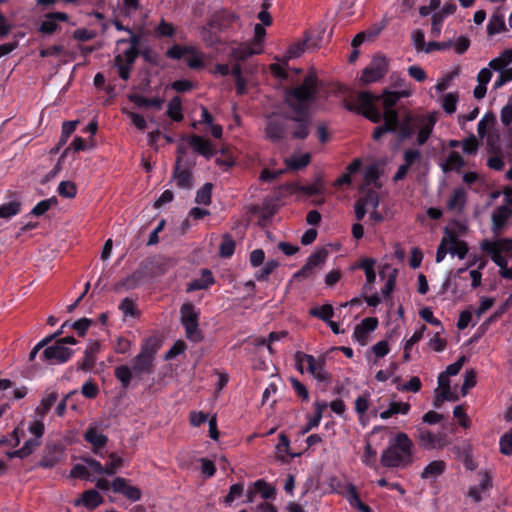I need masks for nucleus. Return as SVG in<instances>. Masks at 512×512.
<instances>
[{
	"label": "nucleus",
	"instance_id": "nucleus-1",
	"mask_svg": "<svg viewBox=\"0 0 512 512\" xmlns=\"http://www.w3.org/2000/svg\"><path fill=\"white\" fill-rule=\"evenodd\" d=\"M312 116L310 112H272L265 119V138L272 143L284 139L305 140L311 131Z\"/></svg>",
	"mask_w": 512,
	"mask_h": 512
},
{
	"label": "nucleus",
	"instance_id": "nucleus-2",
	"mask_svg": "<svg viewBox=\"0 0 512 512\" xmlns=\"http://www.w3.org/2000/svg\"><path fill=\"white\" fill-rule=\"evenodd\" d=\"M318 93V78L314 73L305 76L302 84L286 88L283 102L292 112H310V105L316 100Z\"/></svg>",
	"mask_w": 512,
	"mask_h": 512
},
{
	"label": "nucleus",
	"instance_id": "nucleus-3",
	"mask_svg": "<svg viewBox=\"0 0 512 512\" xmlns=\"http://www.w3.org/2000/svg\"><path fill=\"white\" fill-rule=\"evenodd\" d=\"M413 442L406 433L396 434L389 446L383 451L380 462L387 468H397L412 464Z\"/></svg>",
	"mask_w": 512,
	"mask_h": 512
},
{
	"label": "nucleus",
	"instance_id": "nucleus-4",
	"mask_svg": "<svg viewBox=\"0 0 512 512\" xmlns=\"http://www.w3.org/2000/svg\"><path fill=\"white\" fill-rule=\"evenodd\" d=\"M155 359L143 353L137 354L132 360V366L120 365L114 369V376L120 382L121 388L127 390L132 379L141 380L144 375L154 372Z\"/></svg>",
	"mask_w": 512,
	"mask_h": 512
},
{
	"label": "nucleus",
	"instance_id": "nucleus-5",
	"mask_svg": "<svg viewBox=\"0 0 512 512\" xmlns=\"http://www.w3.org/2000/svg\"><path fill=\"white\" fill-rule=\"evenodd\" d=\"M378 98L379 97H376V95L369 91L359 93L358 102L365 108L364 111H362V115L373 123H379L383 120L384 123L392 125L396 132L398 122L401 120L398 111L394 108H384V112L381 113L375 105Z\"/></svg>",
	"mask_w": 512,
	"mask_h": 512
},
{
	"label": "nucleus",
	"instance_id": "nucleus-6",
	"mask_svg": "<svg viewBox=\"0 0 512 512\" xmlns=\"http://www.w3.org/2000/svg\"><path fill=\"white\" fill-rule=\"evenodd\" d=\"M180 321L185 328L186 338L193 342H200L203 339L202 331L199 329V312L191 302L184 303L180 308Z\"/></svg>",
	"mask_w": 512,
	"mask_h": 512
},
{
	"label": "nucleus",
	"instance_id": "nucleus-7",
	"mask_svg": "<svg viewBox=\"0 0 512 512\" xmlns=\"http://www.w3.org/2000/svg\"><path fill=\"white\" fill-rule=\"evenodd\" d=\"M388 72V60L383 55H376L370 64L365 67L360 77L362 85H368L382 79Z\"/></svg>",
	"mask_w": 512,
	"mask_h": 512
},
{
	"label": "nucleus",
	"instance_id": "nucleus-8",
	"mask_svg": "<svg viewBox=\"0 0 512 512\" xmlns=\"http://www.w3.org/2000/svg\"><path fill=\"white\" fill-rule=\"evenodd\" d=\"M151 263L152 262L149 260L142 261L139 264L138 268L131 275L127 276L125 279L115 284L114 290L118 292L122 288L126 290H131L138 287L146 279Z\"/></svg>",
	"mask_w": 512,
	"mask_h": 512
},
{
	"label": "nucleus",
	"instance_id": "nucleus-9",
	"mask_svg": "<svg viewBox=\"0 0 512 512\" xmlns=\"http://www.w3.org/2000/svg\"><path fill=\"white\" fill-rule=\"evenodd\" d=\"M328 250L324 247L316 249L307 259L306 264L297 271L294 275V279H306L311 276L312 270L323 264L328 257Z\"/></svg>",
	"mask_w": 512,
	"mask_h": 512
},
{
	"label": "nucleus",
	"instance_id": "nucleus-10",
	"mask_svg": "<svg viewBox=\"0 0 512 512\" xmlns=\"http://www.w3.org/2000/svg\"><path fill=\"white\" fill-rule=\"evenodd\" d=\"M73 353L74 351L72 349L59 345L55 342V344L44 349L41 358L50 364H62L66 363L71 358Z\"/></svg>",
	"mask_w": 512,
	"mask_h": 512
},
{
	"label": "nucleus",
	"instance_id": "nucleus-11",
	"mask_svg": "<svg viewBox=\"0 0 512 512\" xmlns=\"http://www.w3.org/2000/svg\"><path fill=\"white\" fill-rule=\"evenodd\" d=\"M195 166V161L186 160L183 165H174L172 178L176 185L181 189L190 190L193 187V176L191 169Z\"/></svg>",
	"mask_w": 512,
	"mask_h": 512
},
{
	"label": "nucleus",
	"instance_id": "nucleus-12",
	"mask_svg": "<svg viewBox=\"0 0 512 512\" xmlns=\"http://www.w3.org/2000/svg\"><path fill=\"white\" fill-rule=\"evenodd\" d=\"M111 489L115 493L122 494L128 500L136 502L141 499V490L129 484V480L123 477H116L111 483Z\"/></svg>",
	"mask_w": 512,
	"mask_h": 512
},
{
	"label": "nucleus",
	"instance_id": "nucleus-13",
	"mask_svg": "<svg viewBox=\"0 0 512 512\" xmlns=\"http://www.w3.org/2000/svg\"><path fill=\"white\" fill-rule=\"evenodd\" d=\"M419 124V117L414 116L410 112H407L404 117L398 122V126L396 129V135L399 142H403L407 139H410L414 133L415 129Z\"/></svg>",
	"mask_w": 512,
	"mask_h": 512
},
{
	"label": "nucleus",
	"instance_id": "nucleus-14",
	"mask_svg": "<svg viewBox=\"0 0 512 512\" xmlns=\"http://www.w3.org/2000/svg\"><path fill=\"white\" fill-rule=\"evenodd\" d=\"M238 17L225 9L215 11L209 18L207 24L219 33L225 31Z\"/></svg>",
	"mask_w": 512,
	"mask_h": 512
},
{
	"label": "nucleus",
	"instance_id": "nucleus-15",
	"mask_svg": "<svg viewBox=\"0 0 512 512\" xmlns=\"http://www.w3.org/2000/svg\"><path fill=\"white\" fill-rule=\"evenodd\" d=\"M378 326V319L375 317L364 318L360 324L356 325L353 333L355 340L362 346L367 344L368 335Z\"/></svg>",
	"mask_w": 512,
	"mask_h": 512
},
{
	"label": "nucleus",
	"instance_id": "nucleus-16",
	"mask_svg": "<svg viewBox=\"0 0 512 512\" xmlns=\"http://www.w3.org/2000/svg\"><path fill=\"white\" fill-rule=\"evenodd\" d=\"M84 440L91 444L92 451L99 454V449L104 448L108 443V437L96 429V427L89 426L85 431Z\"/></svg>",
	"mask_w": 512,
	"mask_h": 512
},
{
	"label": "nucleus",
	"instance_id": "nucleus-17",
	"mask_svg": "<svg viewBox=\"0 0 512 512\" xmlns=\"http://www.w3.org/2000/svg\"><path fill=\"white\" fill-rule=\"evenodd\" d=\"M445 233L448 237V242L450 244L449 252L453 256H458L459 259H464L468 253V245L465 241L459 240L457 235L450 231L448 228H445Z\"/></svg>",
	"mask_w": 512,
	"mask_h": 512
},
{
	"label": "nucleus",
	"instance_id": "nucleus-18",
	"mask_svg": "<svg viewBox=\"0 0 512 512\" xmlns=\"http://www.w3.org/2000/svg\"><path fill=\"white\" fill-rule=\"evenodd\" d=\"M188 143L196 153L204 156L207 159H210L214 155L211 143L207 140H204L199 135H191L188 138Z\"/></svg>",
	"mask_w": 512,
	"mask_h": 512
},
{
	"label": "nucleus",
	"instance_id": "nucleus-19",
	"mask_svg": "<svg viewBox=\"0 0 512 512\" xmlns=\"http://www.w3.org/2000/svg\"><path fill=\"white\" fill-rule=\"evenodd\" d=\"M411 95V91L409 89H404L401 91H390L388 89L383 90L382 94L378 96L377 100L382 99L383 108H394L397 102L401 98H406Z\"/></svg>",
	"mask_w": 512,
	"mask_h": 512
},
{
	"label": "nucleus",
	"instance_id": "nucleus-20",
	"mask_svg": "<svg viewBox=\"0 0 512 512\" xmlns=\"http://www.w3.org/2000/svg\"><path fill=\"white\" fill-rule=\"evenodd\" d=\"M103 503V497L94 489L86 490L82 493L81 498L75 500V505H83L88 509H95Z\"/></svg>",
	"mask_w": 512,
	"mask_h": 512
},
{
	"label": "nucleus",
	"instance_id": "nucleus-21",
	"mask_svg": "<svg viewBox=\"0 0 512 512\" xmlns=\"http://www.w3.org/2000/svg\"><path fill=\"white\" fill-rule=\"evenodd\" d=\"M345 488L346 492H344V497L353 508L361 512H372V509L367 504L363 503L359 498L356 486L354 484H348L345 486Z\"/></svg>",
	"mask_w": 512,
	"mask_h": 512
},
{
	"label": "nucleus",
	"instance_id": "nucleus-22",
	"mask_svg": "<svg viewBox=\"0 0 512 512\" xmlns=\"http://www.w3.org/2000/svg\"><path fill=\"white\" fill-rule=\"evenodd\" d=\"M512 215L511 209H509L505 205H501L497 207V209L492 213V230L494 233H498L500 229H502L507 220Z\"/></svg>",
	"mask_w": 512,
	"mask_h": 512
},
{
	"label": "nucleus",
	"instance_id": "nucleus-23",
	"mask_svg": "<svg viewBox=\"0 0 512 512\" xmlns=\"http://www.w3.org/2000/svg\"><path fill=\"white\" fill-rule=\"evenodd\" d=\"M481 249L490 255L491 260L501 269L507 266V260L501 255V252L493 242L485 239L481 243Z\"/></svg>",
	"mask_w": 512,
	"mask_h": 512
},
{
	"label": "nucleus",
	"instance_id": "nucleus-24",
	"mask_svg": "<svg viewBox=\"0 0 512 512\" xmlns=\"http://www.w3.org/2000/svg\"><path fill=\"white\" fill-rule=\"evenodd\" d=\"M418 125H420V129L417 135V144L421 146L429 139L435 125V119L433 116H429L427 119L419 117Z\"/></svg>",
	"mask_w": 512,
	"mask_h": 512
},
{
	"label": "nucleus",
	"instance_id": "nucleus-25",
	"mask_svg": "<svg viewBox=\"0 0 512 512\" xmlns=\"http://www.w3.org/2000/svg\"><path fill=\"white\" fill-rule=\"evenodd\" d=\"M417 438L420 446L426 450H432L437 447L440 442V436H437L427 429L419 427L417 429Z\"/></svg>",
	"mask_w": 512,
	"mask_h": 512
},
{
	"label": "nucleus",
	"instance_id": "nucleus-26",
	"mask_svg": "<svg viewBox=\"0 0 512 512\" xmlns=\"http://www.w3.org/2000/svg\"><path fill=\"white\" fill-rule=\"evenodd\" d=\"M446 470V463L443 460L430 462L422 471L421 478L424 480L436 479Z\"/></svg>",
	"mask_w": 512,
	"mask_h": 512
},
{
	"label": "nucleus",
	"instance_id": "nucleus-27",
	"mask_svg": "<svg viewBox=\"0 0 512 512\" xmlns=\"http://www.w3.org/2000/svg\"><path fill=\"white\" fill-rule=\"evenodd\" d=\"M327 408V403L322 402H315L314 404V415L311 417L308 421V423L305 425V427L302 429V434L308 433L311 429L317 427L322 419L323 411Z\"/></svg>",
	"mask_w": 512,
	"mask_h": 512
},
{
	"label": "nucleus",
	"instance_id": "nucleus-28",
	"mask_svg": "<svg viewBox=\"0 0 512 512\" xmlns=\"http://www.w3.org/2000/svg\"><path fill=\"white\" fill-rule=\"evenodd\" d=\"M466 203V191L464 188L459 187L454 189L451 197L447 202V207L449 210H462Z\"/></svg>",
	"mask_w": 512,
	"mask_h": 512
},
{
	"label": "nucleus",
	"instance_id": "nucleus-29",
	"mask_svg": "<svg viewBox=\"0 0 512 512\" xmlns=\"http://www.w3.org/2000/svg\"><path fill=\"white\" fill-rule=\"evenodd\" d=\"M311 162L310 153H304L300 156H292L290 158L285 159V165L289 170L297 171L306 166H308Z\"/></svg>",
	"mask_w": 512,
	"mask_h": 512
},
{
	"label": "nucleus",
	"instance_id": "nucleus-30",
	"mask_svg": "<svg viewBox=\"0 0 512 512\" xmlns=\"http://www.w3.org/2000/svg\"><path fill=\"white\" fill-rule=\"evenodd\" d=\"M201 38L208 47H216L221 44L219 32L208 26V24L201 29Z\"/></svg>",
	"mask_w": 512,
	"mask_h": 512
},
{
	"label": "nucleus",
	"instance_id": "nucleus-31",
	"mask_svg": "<svg viewBox=\"0 0 512 512\" xmlns=\"http://www.w3.org/2000/svg\"><path fill=\"white\" fill-rule=\"evenodd\" d=\"M59 395L56 391H51L47 393L41 400L40 405L36 408V414L40 417H44L51 407L55 404L57 401Z\"/></svg>",
	"mask_w": 512,
	"mask_h": 512
},
{
	"label": "nucleus",
	"instance_id": "nucleus-32",
	"mask_svg": "<svg viewBox=\"0 0 512 512\" xmlns=\"http://www.w3.org/2000/svg\"><path fill=\"white\" fill-rule=\"evenodd\" d=\"M506 30L507 27L504 21V16L500 13H494L491 16L489 23L487 25V33L489 35H495Z\"/></svg>",
	"mask_w": 512,
	"mask_h": 512
},
{
	"label": "nucleus",
	"instance_id": "nucleus-33",
	"mask_svg": "<svg viewBox=\"0 0 512 512\" xmlns=\"http://www.w3.org/2000/svg\"><path fill=\"white\" fill-rule=\"evenodd\" d=\"M410 404L406 402H391L389 408L380 413L382 419H388L395 414L406 415L410 411Z\"/></svg>",
	"mask_w": 512,
	"mask_h": 512
},
{
	"label": "nucleus",
	"instance_id": "nucleus-34",
	"mask_svg": "<svg viewBox=\"0 0 512 512\" xmlns=\"http://www.w3.org/2000/svg\"><path fill=\"white\" fill-rule=\"evenodd\" d=\"M386 269L390 270V274L388 275V278L386 280L385 286L382 289V295L384 297H389L390 294L392 293V291L394 290V287H395V284H396L397 275H398V270L397 269H392L389 265H385L383 267V269L379 272L381 277H384V271Z\"/></svg>",
	"mask_w": 512,
	"mask_h": 512
},
{
	"label": "nucleus",
	"instance_id": "nucleus-35",
	"mask_svg": "<svg viewBox=\"0 0 512 512\" xmlns=\"http://www.w3.org/2000/svg\"><path fill=\"white\" fill-rule=\"evenodd\" d=\"M161 345L162 341L159 337L150 336L144 341L140 352L145 355H150L155 359L158 350L161 348Z\"/></svg>",
	"mask_w": 512,
	"mask_h": 512
},
{
	"label": "nucleus",
	"instance_id": "nucleus-36",
	"mask_svg": "<svg viewBox=\"0 0 512 512\" xmlns=\"http://www.w3.org/2000/svg\"><path fill=\"white\" fill-rule=\"evenodd\" d=\"M465 164L463 157L456 151L450 152L446 162L442 165V170L448 172L451 170H460Z\"/></svg>",
	"mask_w": 512,
	"mask_h": 512
},
{
	"label": "nucleus",
	"instance_id": "nucleus-37",
	"mask_svg": "<svg viewBox=\"0 0 512 512\" xmlns=\"http://www.w3.org/2000/svg\"><path fill=\"white\" fill-rule=\"evenodd\" d=\"M311 40L308 36H304L302 40L297 41L290 45L288 51H287V57L288 59L298 58L300 57L306 50L308 49V42Z\"/></svg>",
	"mask_w": 512,
	"mask_h": 512
},
{
	"label": "nucleus",
	"instance_id": "nucleus-38",
	"mask_svg": "<svg viewBox=\"0 0 512 512\" xmlns=\"http://www.w3.org/2000/svg\"><path fill=\"white\" fill-rule=\"evenodd\" d=\"M167 115L173 121L180 122L183 120L182 102L180 97H173L168 103Z\"/></svg>",
	"mask_w": 512,
	"mask_h": 512
},
{
	"label": "nucleus",
	"instance_id": "nucleus-39",
	"mask_svg": "<svg viewBox=\"0 0 512 512\" xmlns=\"http://www.w3.org/2000/svg\"><path fill=\"white\" fill-rule=\"evenodd\" d=\"M491 485V478L485 474L478 485L470 487L468 495L478 503L482 500L481 492L491 487Z\"/></svg>",
	"mask_w": 512,
	"mask_h": 512
},
{
	"label": "nucleus",
	"instance_id": "nucleus-40",
	"mask_svg": "<svg viewBox=\"0 0 512 512\" xmlns=\"http://www.w3.org/2000/svg\"><path fill=\"white\" fill-rule=\"evenodd\" d=\"M235 241L232 236L228 233L222 236V241L219 246V255L222 258H229L234 254L235 251Z\"/></svg>",
	"mask_w": 512,
	"mask_h": 512
},
{
	"label": "nucleus",
	"instance_id": "nucleus-41",
	"mask_svg": "<svg viewBox=\"0 0 512 512\" xmlns=\"http://www.w3.org/2000/svg\"><path fill=\"white\" fill-rule=\"evenodd\" d=\"M213 184L205 183L197 192L195 202L201 205H209L211 203Z\"/></svg>",
	"mask_w": 512,
	"mask_h": 512
},
{
	"label": "nucleus",
	"instance_id": "nucleus-42",
	"mask_svg": "<svg viewBox=\"0 0 512 512\" xmlns=\"http://www.w3.org/2000/svg\"><path fill=\"white\" fill-rule=\"evenodd\" d=\"M310 315L321 319L324 322H329L333 317L334 310L332 305L324 304L321 307H314L309 311Z\"/></svg>",
	"mask_w": 512,
	"mask_h": 512
},
{
	"label": "nucleus",
	"instance_id": "nucleus-43",
	"mask_svg": "<svg viewBox=\"0 0 512 512\" xmlns=\"http://www.w3.org/2000/svg\"><path fill=\"white\" fill-rule=\"evenodd\" d=\"M253 487L257 491V493H261V497L264 500L274 498L275 496V488L269 485L265 480L259 479L253 483Z\"/></svg>",
	"mask_w": 512,
	"mask_h": 512
},
{
	"label": "nucleus",
	"instance_id": "nucleus-44",
	"mask_svg": "<svg viewBox=\"0 0 512 512\" xmlns=\"http://www.w3.org/2000/svg\"><path fill=\"white\" fill-rule=\"evenodd\" d=\"M374 264L375 260L372 258H364L362 259L361 263L359 264V267L364 270L366 275L367 284L374 283L376 279V273L374 270Z\"/></svg>",
	"mask_w": 512,
	"mask_h": 512
},
{
	"label": "nucleus",
	"instance_id": "nucleus-45",
	"mask_svg": "<svg viewBox=\"0 0 512 512\" xmlns=\"http://www.w3.org/2000/svg\"><path fill=\"white\" fill-rule=\"evenodd\" d=\"M21 210V203L11 201L0 206V218H10L17 215Z\"/></svg>",
	"mask_w": 512,
	"mask_h": 512
},
{
	"label": "nucleus",
	"instance_id": "nucleus-46",
	"mask_svg": "<svg viewBox=\"0 0 512 512\" xmlns=\"http://www.w3.org/2000/svg\"><path fill=\"white\" fill-rule=\"evenodd\" d=\"M279 266L277 260H269L265 263L263 268L255 274V278L258 281H266L269 275Z\"/></svg>",
	"mask_w": 512,
	"mask_h": 512
},
{
	"label": "nucleus",
	"instance_id": "nucleus-47",
	"mask_svg": "<svg viewBox=\"0 0 512 512\" xmlns=\"http://www.w3.org/2000/svg\"><path fill=\"white\" fill-rule=\"evenodd\" d=\"M79 121H65L62 124V133L61 137L58 141V146H64L68 138L71 136V134L75 131L77 124Z\"/></svg>",
	"mask_w": 512,
	"mask_h": 512
},
{
	"label": "nucleus",
	"instance_id": "nucleus-48",
	"mask_svg": "<svg viewBox=\"0 0 512 512\" xmlns=\"http://www.w3.org/2000/svg\"><path fill=\"white\" fill-rule=\"evenodd\" d=\"M58 193L63 198L72 199L76 196V185L71 181H62L58 186Z\"/></svg>",
	"mask_w": 512,
	"mask_h": 512
},
{
	"label": "nucleus",
	"instance_id": "nucleus-49",
	"mask_svg": "<svg viewBox=\"0 0 512 512\" xmlns=\"http://www.w3.org/2000/svg\"><path fill=\"white\" fill-rule=\"evenodd\" d=\"M57 203L58 201L56 197L42 200L32 209L31 214L37 217L42 216L50 209L52 205H56Z\"/></svg>",
	"mask_w": 512,
	"mask_h": 512
},
{
	"label": "nucleus",
	"instance_id": "nucleus-50",
	"mask_svg": "<svg viewBox=\"0 0 512 512\" xmlns=\"http://www.w3.org/2000/svg\"><path fill=\"white\" fill-rule=\"evenodd\" d=\"M93 320L83 317L73 323L70 324V327L76 331L78 336L84 337L89 329V327L93 324Z\"/></svg>",
	"mask_w": 512,
	"mask_h": 512
},
{
	"label": "nucleus",
	"instance_id": "nucleus-51",
	"mask_svg": "<svg viewBox=\"0 0 512 512\" xmlns=\"http://www.w3.org/2000/svg\"><path fill=\"white\" fill-rule=\"evenodd\" d=\"M369 397V393L366 392L363 395L358 396L355 400V411L359 415L360 420L369 408Z\"/></svg>",
	"mask_w": 512,
	"mask_h": 512
},
{
	"label": "nucleus",
	"instance_id": "nucleus-52",
	"mask_svg": "<svg viewBox=\"0 0 512 512\" xmlns=\"http://www.w3.org/2000/svg\"><path fill=\"white\" fill-rule=\"evenodd\" d=\"M111 459L110 463H107L104 466V474L112 476L117 472V469L120 468L123 464L122 457L118 456L116 453H111L109 455Z\"/></svg>",
	"mask_w": 512,
	"mask_h": 512
},
{
	"label": "nucleus",
	"instance_id": "nucleus-53",
	"mask_svg": "<svg viewBox=\"0 0 512 512\" xmlns=\"http://www.w3.org/2000/svg\"><path fill=\"white\" fill-rule=\"evenodd\" d=\"M364 177L367 184L374 183L375 187L378 189L382 187L381 183L378 182L380 172L376 164H372L366 169Z\"/></svg>",
	"mask_w": 512,
	"mask_h": 512
},
{
	"label": "nucleus",
	"instance_id": "nucleus-54",
	"mask_svg": "<svg viewBox=\"0 0 512 512\" xmlns=\"http://www.w3.org/2000/svg\"><path fill=\"white\" fill-rule=\"evenodd\" d=\"M479 148V142L474 134H470L462 142L463 152L468 155H474L477 153Z\"/></svg>",
	"mask_w": 512,
	"mask_h": 512
},
{
	"label": "nucleus",
	"instance_id": "nucleus-55",
	"mask_svg": "<svg viewBox=\"0 0 512 512\" xmlns=\"http://www.w3.org/2000/svg\"><path fill=\"white\" fill-rule=\"evenodd\" d=\"M323 34H324V29H321L319 31H312V30L305 31L304 36H308L309 38H311V40H309V42H308V49H311V50L318 49L320 47Z\"/></svg>",
	"mask_w": 512,
	"mask_h": 512
},
{
	"label": "nucleus",
	"instance_id": "nucleus-56",
	"mask_svg": "<svg viewBox=\"0 0 512 512\" xmlns=\"http://www.w3.org/2000/svg\"><path fill=\"white\" fill-rule=\"evenodd\" d=\"M457 102L458 94L453 92L448 93L444 96L442 108L446 113L452 114L456 111Z\"/></svg>",
	"mask_w": 512,
	"mask_h": 512
},
{
	"label": "nucleus",
	"instance_id": "nucleus-57",
	"mask_svg": "<svg viewBox=\"0 0 512 512\" xmlns=\"http://www.w3.org/2000/svg\"><path fill=\"white\" fill-rule=\"evenodd\" d=\"M294 358H302L304 362L307 363V370L309 373H314L316 367L320 363V357L316 359L313 355L306 354L302 351H297L294 355Z\"/></svg>",
	"mask_w": 512,
	"mask_h": 512
},
{
	"label": "nucleus",
	"instance_id": "nucleus-58",
	"mask_svg": "<svg viewBox=\"0 0 512 512\" xmlns=\"http://www.w3.org/2000/svg\"><path fill=\"white\" fill-rule=\"evenodd\" d=\"M325 361H326V357L325 356H321L320 357V363L316 367L314 373H311L314 376V378L317 379L320 382H327L331 378L330 374L325 369Z\"/></svg>",
	"mask_w": 512,
	"mask_h": 512
},
{
	"label": "nucleus",
	"instance_id": "nucleus-59",
	"mask_svg": "<svg viewBox=\"0 0 512 512\" xmlns=\"http://www.w3.org/2000/svg\"><path fill=\"white\" fill-rule=\"evenodd\" d=\"M499 446L502 454L512 455V429L500 438Z\"/></svg>",
	"mask_w": 512,
	"mask_h": 512
},
{
	"label": "nucleus",
	"instance_id": "nucleus-60",
	"mask_svg": "<svg viewBox=\"0 0 512 512\" xmlns=\"http://www.w3.org/2000/svg\"><path fill=\"white\" fill-rule=\"evenodd\" d=\"M476 372L471 369L467 370L464 375V381L461 387L462 395L465 396L469 389L476 385Z\"/></svg>",
	"mask_w": 512,
	"mask_h": 512
},
{
	"label": "nucleus",
	"instance_id": "nucleus-61",
	"mask_svg": "<svg viewBox=\"0 0 512 512\" xmlns=\"http://www.w3.org/2000/svg\"><path fill=\"white\" fill-rule=\"evenodd\" d=\"M57 28V22L53 18L48 17V14H46L45 20H43L40 24L38 31L42 34L51 35L57 30Z\"/></svg>",
	"mask_w": 512,
	"mask_h": 512
},
{
	"label": "nucleus",
	"instance_id": "nucleus-62",
	"mask_svg": "<svg viewBox=\"0 0 512 512\" xmlns=\"http://www.w3.org/2000/svg\"><path fill=\"white\" fill-rule=\"evenodd\" d=\"M71 478L90 479V472L85 464H75L70 471Z\"/></svg>",
	"mask_w": 512,
	"mask_h": 512
},
{
	"label": "nucleus",
	"instance_id": "nucleus-63",
	"mask_svg": "<svg viewBox=\"0 0 512 512\" xmlns=\"http://www.w3.org/2000/svg\"><path fill=\"white\" fill-rule=\"evenodd\" d=\"M244 492V485L242 483H236L233 484L230 489L229 493L226 495L224 502L228 505H230L236 498L242 496Z\"/></svg>",
	"mask_w": 512,
	"mask_h": 512
},
{
	"label": "nucleus",
	"instance_id": "nucleus-64",
	"mask_svg": "<svg viewBox=\"0 0 512 512\" xmlns=\"http://www.w3.org/2000/svg\"><path fill=\"white\" fill-rule=\"evenodd\" d=\"M500 135L490 134L487 137V150L492 154H502V148L499 144Z\"/></svg>",
	"mask_w": 512,
	"mask_h": 512
}]
</instances>
